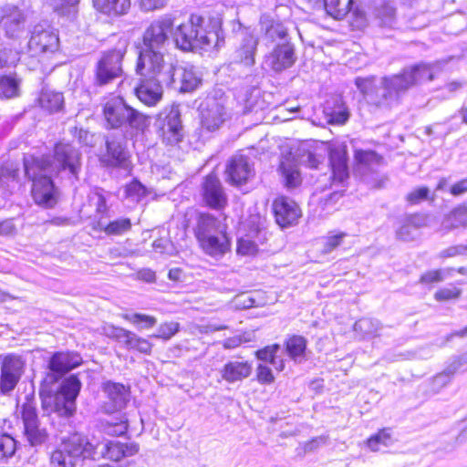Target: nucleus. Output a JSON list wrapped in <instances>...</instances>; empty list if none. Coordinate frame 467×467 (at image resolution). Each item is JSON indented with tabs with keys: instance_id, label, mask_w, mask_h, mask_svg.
I'll use <instances>...</instances> for the list:
<instances>
[{
	"instance_id": "nucleus-16",
	"label": "nucleus",
	"mask_w": 467,
	"mask_h": 467,
	"mask_svg": "<svg viewBox=\"0 0 467 467\" xmlns=\"http://www.w3.org/2000/svg\"><path fill=\"white\" fill-rule=\"evenodd\" d=\"M165 116L161 119L158 129L161 141L166 145H176L183 139L181 115L177 109L171 108L167 112H161Z\"/></svg>"
},
{
	"instance_id": "nucleus-15",
	"label": "nucleus",
	"mask_w": 467,
	"mask_h": 467,
	"mask_svg": "<svg viewBox=\"0 0 467 467\" xmlns=\"http://www.w3.org/2000/svg\"><path fill=\"white\" fill-rule=\"evenodd\" d=\"M26 16L14 5L0 7V28L8 38H18L26 31Z\"/></svg>"
},
{
	"instance_id": "nucleus-20",
	"label": "nucleus",
	"mask_w": 467,
	"mask_h": 467,
	"mask_svg": "<svg viewBox=\"0 0 467 467\" xmlns=\"http://www.w3.org/2000/svg\"><path fill=\"white\" fill-rule=\"evenodd\" d=\"M225 120L224 107L213 100L200 109V130L204 132L217 130Z\"/></svg>"
},
{
	"instance_id": "nucleus-45",
	"label": "nucleus",
	"mask_w": 467,
	"mask_h": 467,
	"mask_svg": "<svg viewBox=\"0 0 467 467\" xmlns=\"http://www.w3.org/2000/svg\"><path fill=\"white\" fill-rule=\"evenodd\" d=\"M180 330V324L175 321L162 322L158 328V333L150 335L151 338H158L168 341L173 337Z\"/></svg>"
},
{
	"instance_id": "nucleus-22",
	"label": "nucleus",
	"mask_w": 467,
	"mask_h": 467,
	"mask_svg": "<svg viewBox=\"0 0 467 467\" xmlns=\"http://www.w3.org/2000/svg\"><path fill=\"white\" fill-rule=\"evenodd\" d=\"M81 357L75 352H57L49 362L48 368L55 374V379H58L63 375L77 368L81 364Z\"/></svg>"
},
{
	"instance_id": "nucleus-26",
	"label": "nucleus",
	"mask_w": 467,
	"mask_h": 467,
	"mask_svg": "<svg viewBox=\"0 0 467 467\" xmlns=\"http://www.w3.org/2000/svg\"><path fill=\"white\" fill-rule=\"evenodd\" d=\"M280 345L274 343L265 346L254 352V357L263 362V364H270L276 372H282L285 368V360L278 356Z\"/></svg>"
},
{
	"instance_id": "nucleus-30",
	"label": "nucleus",
	"mask_w": 467,
	"mask_h": 467,
	"mask_svg": "<svg viewBox=\"0 0 467 467\" xmlns=\"http://www.w3.org/2000/svg\"><path fill=\"white\" fill-rule=\"evenodd\" d=\"M326 13L335 20L344 19L354 8V0H323Z\"/></svg>"
},
{
	"instance_id": "nucleus-43",
	"label": "nucleus",
	"mask_w": 467,
	"mask_h": 467,
	"mask_svg": "<svg viewBox=\"0 0 467 467\" xmlns=\"http://www.w3.org/2000/svg\"><path fill=\"white\" fill-rule=\"evenodd\" d=\"M405 200L409 205H418L424 201H434V195L427 186H420L406 194Z\"/></svg>"
},
{
	"instance_id": "nucleus-44",
	"label": "nucleus",
	"mask_w": 467,
	"mask_h": 467,
	"mask_svg": "<svg viewBox=\"0 0 467 467\" xmlns=\"http://www.w3.org/2000/svg\"><path fill=\"white\" fill-rule=\"evenodd\" d=\"M122 317L125 320H127L128 322H130V324H132L140 328H145V329L153 327L157 323V319L155 317L149 316L146 314H140V313H135V314H130V315L123 314Z\"/></svg>"
},
{
	"instance_id": "nucleus-64",
	"label": "nucleus",
	"mask_w": 467,
	"mask_h": 467,
	"mask_svg": "<svg viewBox=\"0 0 467 467\" xmlns=\"http://www.w3.org/2000/svg\"><path fill=\"white\" fill-rule=\"evenodd\" d=\"M16 226L12 220L0 221V237H7L15 234Z\"/></svg>"
},
{
	"instance_id": "nucleus-23",
	"label": "nucleus",
	"mask_w": 467,
	"mask_h": 467,
	"mask_svg": "<svg viewBox=\"0 0 467 467\" xmlns=\"http://www.w3.org/2000/svg\"><path fill=\"white\" fill-rule=\"evenodd\" d=\"M269 67L276 72L292 67L296 61L294 48L289 43L279 44L266 57Z\"/></svg>"
},
{
	"instance_id": "nucleus-21",
	"label": "nucleus",
	"mask_w": 467,
	"mask_h": 467,
	"mask_svg": "<svg viewBox=\"0 0 467 467\" xmlns=\"http://www.w3.org/2000/svg\"><path fill=\"white\" fill-rule=\"evenodd\" d=\"M139 100L148 107L156 106L162 99L163 89L159 78L143 77L135 87Z\"/></svg>"
},
{
	"instance_id": "nucleus-1",
	"label": "nucleus",
	"mask_w": 467,
	"mask_h": 467,
	"mask_svg": "<svg viewBox=\"0 0 467 467\" xmlns=\"http://www.w3.org/2000/svg\"><path fill=\"white\" fill-rule=\"evenodd\" d=\"M433 78L431 66L419 63L403 68L397 74L382 77L379 89L376 76L358 77L355 79V84L359 92L369 99L372 106L380 109H391L401 102L402 93Z\"/></svg>"
},
{
	"instance_id": "nucleus-24",
	"label": "nucleus",
	"mask_w": 467,
	"mask_h": 467,
	"mask_svg": "<svg viewBox=\"0 0 467 467\" xmlns=\"http://www.w3.org/2000/svg\"><path fill=\"white\" fill-rule=\"evenodd\" d=\"M253 371V364L249 360L228 361L221 369V378L228 383L242 381L249 378Z\"/></svg>"
},
{
	"instance_id": "nucleus-46",
	"label": "nucleus",
	"mask_w": 467,
	"mask_h": 467,
	"mask_svg": "<svg viewBox=\"0 0 467 467\" xmlns=\"http://www.w3.org/2000/svg\"><path fill=\"white\" fill-rule=\"evenodd\" d=\"M444 280V272L442 269H430L423 272L419 276V284L425 287H432L433 285Z\"/></svg>"
},
{
	"instance_id": "nucleus-3",
	"label": "nucleus",
	"mask_w": 467,
	"mask_h": 467,
	"mask_svg": "<svg viewBox=\"0 0 467 467\" xmlns=\"http://www.w3.org/2000/svg\"><path fill=\"white\" fill-rule=\"evenodd\" d=\"M227 218L225 213L217 216L208 211L197 213L192 234L199 248L205 254L216 257L231 251L232 239Z\"/></svg>"
},
{
	"instance_id": "nucleus-39",
	"label": "nucleus",
	"mask_w": 467,
	"mask_h": 467,
	"mask_svg": "<svg viewBox=\"0 0 467 467\" xmlns=\"http://www.w3.org/2000/svg\"><path fill=\"white\" fill-rule=\"evenodd\" d=\"M20 79L16 75L0 77V98L12 99L19 95Z\"/></svg>"
},
{
	"instance_id": "nucleus-48",
	"label": "nucleus",
	"mask_w": 467,
	"mask_h": 467,
	"mask_svg": "<svg viewBox=\"0 0 467 467\" xmlns=\"http://www.w3.org/2000/svg\"><path fill=\"white\" fill-rule=\"evenodd\" d=\"M18 178V168L13 163H7L0 167V188L9 187Z\"/></svg>"
},
{
	"instance_id": "nucleus-54",
	"label": "nucleus",
	"mask_w": 467,
	"mask_h": 467,
	"mask_svg": "<svg viewBox=\"0 0 467 467\" xmlns=\"http://www.w3.org/2000/svg\"><path fill=\"white\" fill-rule=\"evenodd\" d=\"M234 306L236 309H248L256 306V301L248 292H243L236 295L233 299Z\"/></svg>"
},
{
	"instance_id": "nucleus-13",
	"label": "nucleus",
	"mask_w": 467,
	"mask_h": 467,
	"mask_svg": "<svg viewBox=\"0 0 467 467\" xmlns=\"http://www.w3.org/2000/svg\"><path fill=\"white\" fill-rule=\"evenodd\" d=\"M21 418L24 424V431L27 441L32 446L44 443L48 435L45 428L40 427L36 413V403L34 398L26 396V401L21 406Z\"/></svg>"
},
{
	"instance_id": "nucleus-5",
	"label": "nucleus",
	"mask_w": 467,
	"mask_h": 467,
	"mask_svg": "<svg viewBox=\"0 0 467 467\" xmlns=\"http://www.w3.org/2000/svg\"><path fill=\"white\" fill-rule=\"evenodd\" d=\"M94 452L95 447L85 436L74 433L61 440L51 453L50 464L52 467H75L81 456L91 457Z\"/></svg>"
},
{
	"instance_id": "nucleus-2",
	"label": "nucleus",
	"mask_w": 467,
	"mask_h": 467,
	"mask_svg": "<svg viewBox=\"0 0 467 467\" xmlns=\"http://www.w3.org/2000/svg\"><path fill=\"white\" fill-rule=\"evenodd\" d=\"M176 47L182 51H218L225 43L223 20L219 15L192 13L173 32Z\"/></svg>"
},
{
	"instance_id": "nucleus-36",
	"label": "nucleus",
	"mask_w": 467,
	"mask_h": 467,
	"mask_svg": "<svg viewBox=\"0 0 467 467\" xmlns=\"http://www.w3.org/2000/svg\"><path fill=\"white\" fill-rule=\"evenodd\" d=\"M39 104L42 109L52 112H57L63 108L64 97L60 92L43 90L39 97Z\"/></svg>"
},
{
	"instance_id": "nucleus-63",
	"label": "nucleus",
	"mask_w": 467,
	"mask_h": 467,
	"mask_svg": "<svg viewBox=\"0 0 467 467\" xmlns=\"http://www.w3.org/2000/svg\"><path fill=\"white\" fill-rule=\"evenodd\" d=\"M116 449L117 444L114 441H107L102 444L100 452L104 458H109L115 463L117 462Z\"/></svg>"
},
{
	"instance_id": "nucleus-50",
	"label": "nucleus",
	"mask_w": 467,
	"mask_h": 467,
	"mask_svg": "<svg viewBox=\"0 0 467 467\" xmlns=\"http://www.w3.org/2000/svg\"><path fill=\"white\" fill-rule=\"evenodd\" d=\"M16 451V441L7 434H0V462L12 457Z\"/></svg>"
},
{
	"instance_id": "nucleus-31",
	"label": "nucleus",
	"mask_w": 467,
	"mask_h": 467,
	"mask_svg": "<svg viewBox=\"0 0 467 467\" xmlns=\"http://www.w3.org/2000/svg\"><path fill=\"white\" fill-rule=\"evenodd\" d=\"M285 349L288 357L297 362L305 358L307 341L306 337L300 335L289 336L285 343Z\"/></svg>"
},
{
	"instance_id": "nucleus-28",
	"label": "nucleus",
	"mask_w": 467,
	"mask_h": 467,
	"mask_svg": "<svg viewBox=\"0 0 467 467\" xmlns=\"http://www.w3.org/2000/svg\"><path fill=\"white\" fill-rule=\"evenodd\" d=\"M116 62L117 54L114 50L103 54L97 67V79L100 85L107 84L116 77L114 71Z\"/></svg>"
},
{
	"instance_id": "nucleus-52",
	"label": "nucleus",
	"mask_w": 467,
	"mask_h": 467,
	"mask_svg": "<svg viewBox=\"0 0 467 467\" xmlns=\"http://www.w3.org/2000/svg\"><path fill=\"white\" fill-rule=\"evenodd\" d=\"M125 194L127 197L135 201H140L142 198L147 196L148 191L139 181L133 180L126 185Z\"/></svg>"
},
{
	"instance_id": "nucleus-53",
	"label": "nucleus",
	"mask_w": 467,
	"mask_h": 467,
	"mask_svg": "<svg viewBox=\"0 0 467 467\" xmlns=\"http://www.w3.org/2000/svg\"><path fill=\"white\" fill-rule=\"evenodd\" d=\"M93 6L99 13L115 17L117 16V0H92Z\"/></svg>"
},
{
	"instance_id": "nucleus-42",
	"label": "nucleus",
	"mask_w": 467,
	"mask_h": 467,
	"mask_svg": "<svg viewBox=\"0 0 467 467\" xmlns=\"http://www.w3.org/2000/svg\"><path fill=\"white\" fill-rule=\"evenodd\" d=\"M256 50L255 42H247L243 44L236 50V63L244 67H251L254 64V55Z\"/></svg>"
},
{
	"instance_id": "nucleus-38",
	"label": "nucleus",
	"mask_w": 467,
	"mask_h": 467,
	"mask_svg": "<svg viewBox=\"0 0 467 467\" xmlns=\"http://www.w3.org/2000/svg\"><path fill=\"white\" fill-rule=\"evenodd\" d=\"M80 0H47L53 11L60 16L73 18L78 10Z\"/></svg>"
},
{
	"instance_id": "nucleus-40",
	"label": "nucleus",
	"mask_w": 467,
	"mask_h": 467,
	"mask_svg": "<svg viewBox=\"0 0 467 467\" xmlns=\"http://www.w3.org/2000/svg\"><path fill=\"white\" fill-rule=\"evenodd\" d=\"M202 84V78L192 67H184L181 76V90L192 92Z\"/></svg>"
},
{
	"instance_id": "nucleus-19",
	"label": "nucleus",
	"mask_w": 467,
	"mask_h": 467,
	"mask_svg": "<svg viewBox=\"0 0 467 467\" xmlns=\"http://www.w3.org/2000/svg\"><path fill=\"white\" fill-rule=\"evenodd\" d=\"M173 25V19L168 16L152 22L143 36L144 47L158 49L167 40L168 34L172 30Z\"/></svg>"
},
{
	"instance_id": "nucleus-6",
	"label": "nucleus",
	"mask_w": 467,
	"mask_h": 467,
	"mask_svg": "<svg viewBox=\"0 0 467 467\" xmlns=\"http://www.w3.org/2000/svg\"><path fill=\"white\" fill-rule=\"evenodd\" d=\"M327 157L328 188H346L350 180L348 146L345 142L322 141Z\"/></svg>"
},
{
	"instance_id": "nucleus-59",
	"label": "nucleus",
	"mask_w": 467,
	"mask_h": 467,
	"mask_svg": "<svg viewBox=\"0 0 467 467\" xmlns=\"http://www.w3.org/2000/svg\"><path fill=\"white\" fill-rule=\"evenodd\" d=\"M139 445L135 442H119V454L121 457H129L137 454Z\"/></svg>"
},
{
	"instance_id": "nucleus-49",
	"label": "nucleus",
	"mask_w": 467,
	"mask_h": 467,
	"mask_svg": "<svg viewBox=\"0 0 467 467\" xmlns=\"http://www.w3.org/2000/svg\"><path fill=\"white\" fill-rule=\"evenodd\" d=\"M255 380L264 386L272 385L275 382L274 370L266 364L259 363L255 368Z\"/></svg>"
},
{
	"instance_id": "nucleus-55",
	"label": "nucleus",
	"mask_w": 467,
	"mask_h": 467,
	"mask_svg": "<svg viewBox=\"0 0 467 467\" xmlns=\"http://www.w3.org/2000/svg\"><path fill=\"white\" fill-rule=\"evenodd\" d=\"M236 252L241 255H254L258 252L257 244L250 239L241 237L237 240Z\"/></svg>"
},
{
	"instance_id": "nucleus-34",
	"label": "nucleus",
	"mask_w": 467,
	"mask_h": 467,
	"mask_svg": "<svg viewBox=\"0 0 467 467\" xmlns=\"http://www.w3.org/2000/svg\"><path fill=\"white\" fill-rule=\"evenodd\" d=\"M104 400L100 404L102 413L112 415L117 411V384L113 382H106L102 388Z\"/></svg>"
},
{
	"instance_id": "nucleus-18",
	"label": "nucleus",
	"mask_w": 467,
	"mask_h": 467,
	"mask_svg": "<svg viewBox=\"0 0 467 467\" xmlns=\"http://www.w3.org/2000/svg\"><path fill=\"white\" fill-rule=\"evenodd\" d=\"M165 67L163 55L158 49L143 47L140 51L136 70L142 77L160 78Z\"/></svg>"
},
{
	"instance_id": "nucleus-17",
	"label": "nucleus",
	"mask_w": 467,
	"mask_h": 467,
	"mask_svg": "<svg viewBox=\"0 0 467 467\" xmlns=\"http://www.w3.org/2000/svg\"><path fill=\"white\" fill-rule=\"evenodd\" d=\"M57 45L58 36L49 25L40 23L34 26L28 41V47L34 55L54 52Z\"/></svg>"
},
{
	"instance_id": "nucleus-27",
	"label": "nucleus",
	"mask_w": 467,
	"mask_h": 467,
	"mask_svg": "<svg viewBox=\"0 0 467 467\" xmlns=\"http://www.w3.org/2000/svg\"><path fill=\"white\" fill-rule=\"evenodd\" d=\"M119 337L122 338V342L128 349L145 355L151 354L153 344L148 338L139 337L135 333L125 329L120 330Z\"/></svg>"
},
{
	"instance_id": "nucleus-9",
	"label": "nucleus",
	"mask_w": 467,
	"mask_h": 467,
	"mask_svg": "<svg viewBox=\"0 0 467 467\" xmlns=\"http://www.w3.org/2000/svg\"><path fill=\"white\" fill-rule=\"evenodd\" d=\"M200 195L202 205L207 209L222 213L229 205L228 194L215 171L203 176L200 186Z\"/></svg>"
},
{
	"instance_id": "nucleus-10",
	"label": "nucleus",
	"mask_w": 467,
	"mask_h": 467,
	"mask_svg": "<svg viewBox=\"0 0 467 467\" xmlns=\"http://www.w3.org/2000/svg\"><path fill=\"white\" fill-rule=\"evenodd\" d=\"M271 213L274 222L280 229L297 225L303 217L300 204L285 194H278L272 200Z\"/></svg>"
},
{
	"instance_id": "nucleus-7",
	"label": "nucleus",
	"mask_w": 467,
	"mask_h": 467,
	"mask_svg": "<svg viewBox=\"0 0 467 467\" xmlns=\"http://www.w3.org/2000/svg\"><path fill=\"white\" fill-rule=\"evenodd\" d=\"M81 383L76 376L65 379L59 389L47 400H43V407H51V411L63 420L68 421L76 411V400L80 391Z\"/></svg>"
},
{
	"instance_id": "nucleus-4",
	"label": "nucleus",
	"mask_w": 467,
	"mask_h": 467,
	"mask_svg": "<svg viewBox=\"0 0 467 467\" xmlns=\"http://www.w3.org/2000/svg\"><path fill=\"white\" fill-rule=\"evenodd\" d=\"M41 163L34 155L25 156V174L32 181V196L36 203L50 208L57 202L56 190L51 179L55 173L46 172Z\"/></svg>"
},
{
	"instance_id": "nucleus-47",
	"label": "nucleus",
	"mask_w": 467,
	"mask_h": 467,
	"mask_svg": "<svg viewBox=\"0 0 467 467\" xmlns=\"http://www.w3.org/2000/svg\"><path fill=\"white\" fill-rule=\"evenodd\" d=\"M348 234L345 232H331L329 234L324 237L323 240V252L324 253H331L337 248L340 247L344 239Z\"/></svg>"
},
{
	"instance_id": "nucleus-14",
	"label": "nucleus",
	"mask_w": 467,
	"mask_h": 467,
	"mask_svg": "<svg viewBox=\"0 0 467 467\" xmlns=\"http://www.w3.org/2000/svg\"><path fill=\"white\" fill-rule=\"evenodd\" d=\"M26 363L17 355H7L2 358L0 367V392L10 394L25 372Z\"/></svg>"
},
{
	"instance_id": "nucleus-51",
	"label": "nucleus",
	"mask_w": 467,
	"mask_h": 467,
	"mask_svg": "<svg viewBox=\"0 0 467 467\" xmlns=\"http://www.w3.org/2000/svg\"><path fill=\"white\" fill-rule=\"evenodd\" d=\"M104 118L106 127L115 129L117 127V99L115 97L109 99L104 106Z\"/></svg>"
},
{
	"instance_id": "nucleus-11",
	"label": "nucleus",
	"mask_w": 467,
	"mask_h": 467,
	"mask_svg": "<svg viewBox=\"0 0 467 467\" xmlns=\"http://www.w3.org/2000/svg\"><path fill=\"white\" fill-rule=\"evenodd\" d=\"M224 174L229 185L241 188L254 179L255 171L254 163L247 155L236 152L227 160Z\"/></svg>"
},
{
	"instance_id": "nucleus-61",
	"label": "nucleus",
	"mask_w": 467,
	"mask_h": 467,
	"mask_svg": "<svg viewBox=\"0 0 467 467\" xmlns=\"http://www.w3.org/2000/svg\"><path fill=\"white\" fill-rule=\"evenodd\" d=\"M169 0H139L140 6L144 11H154L162 8Z\"/></svg>"
},
{
	"instance_id": "nucleus-25",
	"label": "nucleus",
	"mask_w": 467,
	"mask_h": 467,
	"mask_svg": "<svg viewBox=\"0 0 467 467\" xmlns=\"http://www.w3.org/2000/svg\"><path fill=\"white\" fill-rule=\"evenodd\" d=\"M277 171L282 178L283 185L287 190L298 188L303 182L301 171L294 158H285L278 165Z\"/></svg>"
},
{
	"instance_id": "nucleus-12",
	"label": "nucleus",
	"mask_w": 467,
	"mask_h": 467,
	"mask_svg": "<svg viewBox=\"0 0 467 467\" xmlns=\"http://www.w3.org/2000/svg\"><path fill=\"white\" fill-rule=\"evenodd\" d=\"M150 117L127 105L119 97V128L130 138L143 135L149 129Z\"/></svg>"
},
{
	"instance_id": "nucleus-62",
	"label": "nucleus",
	"mask_w": 467,
	"mask_h": 467,
	"mask_svg": "<svg viewBox=\"0 0 467 467\" xmlns=\"http://www.w3.org/2000/svg\"><path fill=\"white\" fill-rule=\"evenodd\" d=\"M449 192L454 196L458 197L467 193V177L462 178L456 182H454L449 189Z\"/></svg>"
},
{
	"instance_id": "nucleus-37",
	"label": "nucleus",
	"mask_w": 467,
	"mask_h": 467,
	"mask_svg": "<svg viewBox=\"0 0 467 467\" xmlns=\"http://www.w3.org/2000/svg\"><path fill=\"white\" fill-rule=\"evenodd\" d=\"M393 441L389 428H381L376 433L370 435L366 441V446L371 451H379L381 447H387Z\"/></svg>"
},
{
	"instance_id": "nucleus-57",
	"label": "nucleus",
	"mask_w": 467,
	"mask_h": 467,
	"mask_svg": "<svg viewBox=\"0 0 467 467\" xmlns=\"http://www.w3.org/2000/svg\"><path fill=\"white\" fill-rule=\"evenodd\" d=\"M107 154L103 155L102 161L107 165L115 166L117 164V145L115 141L109 138L106 140Z\"/></svg>"
},
{
	"instance_id": "nucleus-29",
	"label": "nucleus",
	"mask_w": 467,
	"mask_h": 467,
	"mask_svg": "<svg viewBox=\"0 0 467 467\" xmlns=\"http://www.w3.org/2000/svg\"><path fill=\"white\" fill-rule=\"evenodd\" d=\"M328 124L344 125L349 119V110L341 99H335L325 109Z\"/></svg>"
},
{
	"instance_id": "nucleus-8",
	"label": "nucleus",
	"mask_w": 467,
	"mask_h": 467,
	"mask_svg": "<svg viewBox=\"0 0 467 467\" xmlns=\"http://www.w3.org/2000/svg\"><path fill=\"white\" fill-rule=\"evenodd\" d=\"M41 161L46 172L58 173L61 171H67L72 176L77 177L81 168V158L79 151L69 143L59 142L54 149V156L47 155L36 157Z\"/></svg>"
},
{
	"instance_id": "nucleus-32",
	"label": "nucleus",
	"mask_w": 467,
	"mask_h": 467,
	"mask_svg": "<svg viewBox=\"0 0 467 467\" xmlns=\"http://www.w3.org/2000/svg\"><path fill=\"white\" fill-rule=\"evenodd\" d=\"M463 281L458 280L450 284L448 286H443L437 289L433 294V298L438 303L455 302L462 297V285Z\"/></svg>"
},
{
	"instance_id": "nucleus-58",
	"label": "nucleus",
	"mask_w": 467,
	"mask_h": 467,
	"mask_svg": "<svg viewBox=\"0 0 467 467\" xmlns=\"http://www.w3.org/2000/svg\"><path fill=\"white\" fill-rule=\"evenodd\" d=\"M305 154L306 156V167H308L309 169H312V170L318 169L323 161L322 154L316 153L311 150H306Z\"/></svg>"
},
{
	"instance_id": "nucleus-33",
	"label": "nucleus",
	"mask_w": 467,
	"mask_h": 467,
	"mask_svg": "<svg viewBox=\"0 0 467 467\" xmlns=\"http://www.w3.org/2000/svg\"><path fill=\"white\" fill-rule=\"evenodd\" d=\"M444 223L448 229L467 227V203L462 202L452 208L445 216Z\"/></svg>"
},
{
	"instance_id": "nucleus-35",
	"label": "nucleus",
	"mask_w": 467,
	"mask_h": 467,
	"mask_svg": "<svg viewBox=\"0 0 467 467\" xmlns=\"http://www.w3.org/2000/svg\"><path fill=\"white\" fill-rule=\"evenodd\" d=\"M354 161L358 167L371 168L379 165L383 157L374 150L357 149L354 150Z\"/></svg>"
},
{
	"instance_id": "nucleus-56",
	"label": "nucleus",
	"mask_w": 467,
	"mask_h": 467,
	"mask_svg": "<svg viewBox=\"0 0 467 467\" xmlns=\"http://www.w3.org/2000/svg\"><path fill=\"white\" fill-rule=\"evenodd\" d=\"M250 222L248 224V230L251 234L255 235L260 232L266 229L267 220L265 216L261 215L259 213L250 215Z\"/></svg>"
},
{
	"instance_id": "nucleus-60",
	"label": "nucleus",
	"mask_w": 467,
	"mask_h": 467,
	"mask_svg": "<svg viewBox=\"0 0 467 467\" xmlns=\"http://www.w3.org/2000/svg\"><path fill=\"white\" fill-rule=\"evenodd\" d=\"M463 365H467V353L466 357H457L452 360V362L450 364L448 368L442 372L444 376L451 377L453 374H455L461 367Z\"/></svg>"
},
{
	"instance_id": "nucleus-41",
	"label": "nucleus",
	"mask_w": 467,
	"mask_h": 467,
	"mask_svg": "<svg viewBox=\"0 0 467 467\" xmlns=\"http://www.w3.org/2000/svg\"><path fill=\"white\" fill-rule=\"evenodd\" d=\"M265 34L272 40L284 39L287 36V30L285 26L274 19L265 18L261 21Z\"/></svg>"
}]
</instances>
